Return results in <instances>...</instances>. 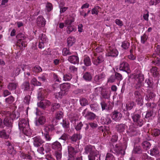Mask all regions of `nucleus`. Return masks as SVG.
Listing matches in <instances>:
<instances>
[{
	"instance_id": "cd10ccee",
	"label": "nucleus",
	"mask_w": 160,
	"mask_h": 160,
	"mask_svg": "<svg viewBox=\"0 0 160 160\" xmlns=\"http://www.w3.org/2000/svg\"><path fill=\"white\" fill-rule=\"evenodd\" d=\"M68 150L69 154L72 157L74 156L77 153V152L75 148L71 146H69L68 147Z\"/></svg>"
},
{
	"instance_id": "a211bd4d",
	"label": "nucleus",
	"mask_w": 160,
	"mask_h": 160,
	"mask_svg": "<svg viewBox=\"0 0 160 160\" xmlns=\"http://www.w3.org/2000/svg\"><path fill=\"white\" fill-rule=\"evenodd\" d=\"M143 150L141 147L139 145H135L132 153L134 154H140L142 153Z\"/></svg>"
},
{
	"instance_id": "603ef678",
	"label": "nucleus",
	"mask_w": 160,
	"mask_h": 160,
	"mask_svg": "<svg viewBox=\"0 0 160 160\" xmlns=\"http://www.w3.org/2000/svg\"><path fill=\"white\" fill-rule=\"evenodd\" d=\"M130 46V43L127 41H124L122 42V47L124 49H127Z\"/></svg>"
},
{
	"instance_id": "0e129e2a",
	"label": "nucleus",
	"mask_w": 160,
	"mask_h": 160,
	"mask_svg": "<svg viewBox=\"0 0 160 160\" xmlns=\"http://www.w3.org/2000/svg\"><path fill=\"white\" fill-rule=\"evenodd\" d=\"M115 77L116 79L118 81H120L122 79V75L118 72H115Z\"/></svg>"
},
{
	"instance_id": "bb28decb",
	"label": "nucleus",
	"mask_w": 160,
	"mask_h": 160,
	"mask_svg": "<svg viewBox=\"0 0 160 160\" xmlns=\"http://www.w3.org/2000/svg\"><path fill=\"white\" fill-rule=\"evenodd\" d=\"M150 72L152 74V75L154 77L158 76L159 73L158 71V68L156 67H152L150 69Z\"/></svg>"
},
{
	"instance_id": "8fccbe9b",
	"label": "nucleus",
	"mask_w": 160,
	"mask_h": 160,
	"mask_svg": "<svg viewBox=\"0 0 160 160\" xmlns=\"http://www.w3.org/2000/svg\"><path fill=\"white\" fill-rule=\"evenodd\" d=\"M8 152L9 154L13 155L15 153V151L14 149V147L12 146H10L8 148Z\"/></svg>"
},
{
	"instance_id": "b1692460",
	"label": "nucleus",
	"mask_w": 160,
	"mask_h": 160,
	"mask_svg": "<svg viewBox=\"0 0 160 160\" xmlns=\"http://www.w3.org/2000/svg\"><path fill=\"white\" fill-rule=\"evenodd\" d=\"M145 82L147 83L148 89H153L154 83L151 78H147L145 80Z\"/></svg>"
},
{
	"instance_id": "412c9836",
	"label": "nucleus",
	"mask_w": 160,
	"mask_h": 160,
	"mask_svg": "<svg viewBox=\"0 0 160 160\" xmlns=\"http://www.w3.org/2000/svg\"><path fill=\"white\" fill-rule=\"evenodd\" d=\"M52 148L53 149L60 151L62 149V147L61 143L59 142L56 141L52 143Z\"/></svg>"
},
{
	"instance_id": "6ab92c4d",
	"label": "nucleus",
	"mask_w": 160,
	"mask_h": 160,
	"mask_svg": "<svg viewBox=\"0 0 160 160\" xmlns=\"http://www.w3.org/2000/svg\"><path fill=\"white\" fill-rule=\"evenodd\" d=\"M18 86V83L16 82H9L7 85V88L10 91L15 90Z\"/></svg>"
},
{
	"instance_id": "f8f14e48",
	"label": "nucleus",
	"mask_w": 160,
	"mask_h": 160,
	"mask_svg": "<svg viewBox=\"0 0 160 160\" xmlns=\"http://www.w3.org/2000/svg\"><path fill=\"white\" fill-rule=\"evenodd\" d=\"M33 145L35 147H40L42 144L44 142L39 137L36 136L33 138Z\"/></svg>"
},
{
	"instance_id": "13d9d810",
	"label": "nucleus",
	"mask_w": 160,
	"mask_h": 160,
	"mask_svg": "<svg viewBox=\"0 0 160 160\" xmlns=\"http://www.w3.org/2000/svg\"><path fill=\"white\" fill-rule=\"evenodd\" d=\"M33 72H39L42 71V69L38 65L35 66L32 70Z\"/></svg>"
},
{
	"instance_id": "6e6d98bb",
	"label": "nucleus",
	"mask_w": 160,
	"mask_h": 160,
	"mask_svg": "<svg viewBox=\"0 0 160 160\" xmlns=\"http://www.w3.org/2000/svg\"><path fill=\"white\" fill-rule=\"evenodd\" d=\"M54 155L57 160H60L62 158V153L60 151H55L54 153Z\"/></svg>"
},
{
	"instance_id": "aec40b11",
	"label": "nucleus",
	"mask_w": 160,
	"mask_h": 160,
	"mask_svg": "<svg viewBox=\"0 0 160 160\" xmlns=\"http://www.w3.org/2000/svg\"><path fill=\"white\" fill-rule=\"evenodd\" d=\"M68 60L71 63L76 64L79 62V58L75 55H72L69 57Z\"/></svg>"
},
{
	"instance_id": "ea45409f",
	"label": "nucleus",
	"mask_w": 160,
	"mask_h": 160,
	"mask_svg": "<svg viewBox=\"0 0 160 160\" xmlns=\"http://www.w3.org/2000/svg\"><path fill=\"white\" fill-rule=\"evenodd\" d=\"M64 116L63 112L61 111H59L55 114V118L56 119L60 120Z\"/></svg>"
},
{
	"instance_id": "c9c22d12",
	"label": "nucleus",
	"mask_w": 160,
	"mask_h": 160,
	"mask_svg": "<svg viewBox=\"0 0 160 160\" xmlns=\"http://www.w3.org/2000/svg\"><path fill=\"white\" fill-rule=\"evenodd\" d=\"M67 40L68 45V47L72 46L75 42L74 38L72 36L69 37Z\"/></svg>"
},
{
	"instance_id": "9d476101",
	"label": "nucleus",
	"mask_w": 160,
	"mask_h": 160,
	"mask_svg": "<svg viewBox=\"0 0 160 160\" xmlns=\"http://www.w3.org/2000/svg\"><path fill=\"white\" fill-rule=\"evenodd\" d=\"M153 89H148L147 90V94L146 95L145 99L147 101H150V99L154 98L156 96L155 94L153 92Z\"/></svg>"
},
{
	"instance_id": "72a5a7b5",
	"label": "nucleus",
	"mask_w": 160,
	"mask_h": 160,
	"mask_svg": "<svg viewBox=\"0 0 160 160\" xmlns=\"http://www.w3.org/2000/svg\"><path fill=\"white\" fill-rule=\"evenodd\" d=\"M113 151L115 152L114 153H116L118 154L120 153L122 154V151L124 152V153L123 154L125 153V152L123 150H122V148L120 146H119L118 144L116 145Z\"/></svg>"
},
{
	"instance_id": "58836bf2",
	"label": "nucleus",
	"mask_w": 160,
	"mask_h": 160,
	"mask_svg": "<svg viewBox=\"0 0 160 160\" xmlns=\"http://www.w3.org/2000/svg\"><path fill=\"white\" fill-rule=\"evenodd\" d=\"M60 107V105L58 103H54L52 104L51 111L52 112H54L55 110L58 109Z\"/></svg>"
},
{
	"instance_id": "4468645a",
	"label": "nucleus",
	"mask_w": 160,
	"mask_h": 160,
	"mask_svg": "<svg viewBox=\"0 0 160 160\" xmlns=\"http://www.w3.org/2000/svg\"><path fill=\"white\" fill-rule=\"evenodd\" d=\"M46 122V118L44 116H40L39 118L35 121V125L37 126L42 125H44Z\"/></svg>"
},
{
	"instance_id": "7ed1b4c3",
	"label": "nucleus",
	"mask_w": 160,
	"mask_h": 160,
	"mask_svg": "<svg viewBox=\"0 0 160 160\" xmlns=\"http://www.w3.org/2000/svg\"><path fill=\"white\" fill-rule=\"evenodd\" d=\"M133 121L135 124L139 127H141L143 124V121L141 116L138 114H134L132 116Z\"/></svg>"
},
{
	"instance_id": "3c124183",
	"label": "nucleus",
	"mask_w": 160,
	"mask_h": 160,
	"mask_svg": "<svg viewBox=\"0 0 160 160\" xmlns=\"http://www.w3.org/2000/svg\"><path fill=\"white\" fill-rule=\"evenodd\" d=\"M115 158L112 154L108 153L106 157L105 160H115Z\"/></svg>"
},
{
	"instance_id": "a878e982",
	"label": "nucleus",
	"mask_w": 160,
	"mask_h": 160,
	"mask_svg": "<svg viewBox=\"0 0 160 160\" xmlns=\"http://www.w3.org/2000/svg\"><path fill=\"white\" fill-rule=\"evenodd\" d=\"M20 157L21 158L23 159L32 160V156H31V154L29 152L28 153L22 152L20 155Z\"/></svg>"
},
{
	"instance_id": "f03ea898",
	"label": "nucleus",
	"mask_w": 160,
	"mask_h": 160,
	"mask_svg": "<svg viewBox=\"0 0 160 160\" xmlns=\"http://www.w3.org/2000/svg\"><path fill=\"white\" fill-rule=\"evenodd\" d=\"M70 87V84L69 83H64L60 84L61 91L56 93V96L61 98L63 96L66 95Z\"/></svg>"
},
{
	"instance_id": "dca6fc26",
	"label": "nucleus",
	"mask_w": 160,
	"mask_h": 160,
	"mask_svg": "<svg viewBox=\"0 0 160 160\" xmlns=\"http://www.w3.org/2000/svg\"><path fill=\"white\" fill-rule=\"evenodd\" d=\"M50 102L47 100L41 101L39 103H38V107L43 109L46 108V106H49L50 105Z\"/></svg>"
},
{
	"instance_id": "39448f33",
	"label": "nucleus",
	"mask_w": 160,
	"mask_h": 160,
	"mask_svg": "<svg viewBox=\"0 0 160 160\" xmlns=\"http://www.w3.org/2000/svg\"><path fill=\"white\" fill-rule=\"evenodd\" d=\"M134 95L136 103L140 106H142L143 104V99L140 92L138 91H135Z\"/></svg>"
},
{
	"instance_id": "393cba45",
	"label": "nucleus",
	"mask_w": 160,
	"mask_h": 160,
	"mask_svg": "<svg viewBox=\"0 0 160 160\" xmlns=\"http://www.w3.org/2000/svg\"><path fill=\"white\" fill-rule=\"evenodd\" d=\"M103 98L108 99L110 98V95L109 92L105 88L100 93Z\"/></svg>"
},
{
	"instance_id": "20e7f679",
	"label": "nucleus",
	"mask_w": 160,
	"mask_h": 160,
	"mask_svg": "<svg viewBox=\"0 0 160 160\" xmlns=\"http://www.w3.org/2000/svg\"><path fill=\"white\" fill-rule=\"evenodd\" d=\"M13 120L12 117H7L5 118L3 121V123L4 126L2 127H6V128L9 129L10 130L12 128L13 126Z\"/></svg>"
},
{
	"instance_id": "2f4dec72",
	"label": "nucleus",
	"mask_w": 160,
	"mask_h": 160,
	"mask_svg": "<svg viewBox=\"0 0 160 160\" xmlns=\"http://www.w3.org/2000/svg\"><path fill=\"white\" fill-rule=\"evenodd\" d=\"M142 146L143 148L145 150L149 149L151 146L150 143L148 141H144L142 144Z\"/></svg>"
},
{
	"instance_id": "e433bc0d",
	"label": "nucleus",
	"mask_w": 160,
	"mask_h": 160,
	"mask_svg": "<svg viewBox=\"0 0 160 160\" xmlns=\"http://www.w3.org/2000/svg\"><path fill=\"white\" fill-rule=\"evenodd\" d=\"M63 128L65 129L69 128V121L66 119H63L62 122L61 123Z\"/></svg>"
},
{
	"instance_id": "09e8293b",
	"label": "nucleus",
	"mask_w": 160,
	"mask_h": 160,
	"mask_svg": "<svg viewBox=\"0 0 160 160\" xmlns=\"http://www.w3.org/2000/svg\"><path fill=\"white\" fill-rule=\"evenodd\" d=\"M76 29L75 27L73 26H68L67 28V32L69 34L71 32L73 31H75Z\"/></svg>"
},
{
	"instance_id": "c85d7f7f",
	"label": "nucleus",
	"mask_w": 160,
	"mask_h": 160,
	"mask_svg": "<svg viewBox=\"0 0 160 160\" xmlns=\"http://www.w3.org/2000/svg\"><path fill=\"white\" fill-rule=\"evenodd\" d=\"M84 63L86 67L90 66L92 65L91 59L88 56H85L83 58Z\"/></svg>"
},
{
	"instance_id": "2eb2a0df",
	"label": "nucleus",
	"mask_w": 160,
	"mask_h": 160,
	"mask_svg": "<svg viewBox=\"0 0 160 160\" xmlns=\"http://www.w3.org/2000/svg\"><path fill=\"white\" fill-rule=\"evenodd\" d=\"M95 148L94 146L90 145H88L85 146V153L87 154H92L96 152L94 151Z\"/></svg>"
},
{
	"instance_id": "1a4fd4ad",
	"label": "nucleus",
	"mask_w": 160,
	"mask_h": 160,
	"mask_svg": "<svg viewBox=\"0 0 160 160\" xmlns=\"http://www.w3.org/2000/svg\"><path fill=\"white\" fill-rule=\"evenodd\" d=\"M118 54V52L114 47H109L108 50V56L116 57Z\"/></svg>"
},
{
	"instance_id": "4d7b16f0",
	"label": "nucleus",
	"mask_w": 160,
	"mask_h": 160,
	"mask_svg": "<svg viewBox=\"0 0 160 160\" xmlns=\"http://www.w3.org/2000/svg\"><path fill=\"white\" fill-rule=\"evenodd\" d=\"M153 114V109L150 110L147 112L145 118H149L152 116Z\"/></svg>"
},
{
	"instance_id": "680f3d73",
	"label": "nucleus",
	"mask_w": 160,
	"mask_h": 160,
	"mask_svg": "<svg viewBox=\"0 0 160 160\" xmlns=\"http://www.w3.org/2000/svg\"><path fill=\"white\" fill-rule=\"evenodd\" d=\"M98 105L96 103H93L90 105V108L91 110L92 111H97Z\"/></svg>"
},
{
	"instance_id": "5701e85b",
	"label": "nucleus",
	"mask_w": 160,
	"mask_h": 160,
	"mask_svg": "<svg viewBox=\"0 0 160 160\" xmlns=\"http://www.w3.org/2000/svg\"><path fill=\"white\" fill-rule=\"evenodd\" d=\"M21 88L24 92L29 91L30 90V85L29 82H24L21 85Z\"/></svg>"
},
{
	"instance_id": "69168bd1",
	"label": "nucleus",
	"mask_w": 160,
	"mask_h": 160,
	"mask_svg": "<svg viewBox=\"0 0 160 160\" xmlns=\"http://www.w3.org/2000/svg\"><path fill=\"white\" fill-rule=\"evenodd\" d=\"M30 96L29 95L26 96L24 99V102L26 104L28 105L29 104Z\"/></svg>"
},
{
	"instance_id": "0eeeda50",
	"label": "nucleus",
	"mask_w": 160,
	"mask_h": 160,
	"mask_svg": "<svg viewBox=\"0 0 160 160\" xmlns=\"http://www.w3.org/2000/svg\"><path fill=\"white\" fill-rule=\"evenodd\" d=\"M119 69L120 70L126 72L128 74L131 72L128 64L125 62H123L120 64Z\"/></svg>"
},
{
	"instance_id": "37998d69",
	"label": "nucleus",
	"mask_w": 160,
	"mask_h": 160,
	"mask_svg": "<svg viewBox=\"0 0 160 160\" xmlns=\"http://www.w3.org/2000/svg\"><path fill=\"white\" fill-rule=\"evenodd\" d=\"M135 78H137L138 81L142 82H143L144 80V75L141 73L135 75Z\"/></svg>"
},
{
	"instance_id": "864d4df0",
	"label": "nucleus",
	"mask_w": 160,
	"mask_h": 160,
	"mask_svg": "<svg viewBox=\"0 0 160 160\" xmlns=\"http://www.w3.org/2000/svg\"><path fill=\"white\" fill-rule=\"evenodd\" d=\"M43 135L44 136V138L47 141H50L51 139L52 138L49 134L48 132H44V133L42 132Z\"/></svg>"
},
{
	"instance_id": "a18cd8bd",
	"label": "nucleus",
	"mask_w": 160,
	"mask_h": 160,
	"mask_svg": "<svg viewBox=\"0 0 160 160\" xmlns=\"http://www.w3.org/2000/svg\"><path fill=\"white\" fill-rule=\"evenodd\" d=\"M62 76L63 79V80L65 81H69L72 78L71 75L69 74H66L65 75L62 74Z\"/></svg>"
},
{
	"instance_id": "49530a36",
	"label": "nucleus",
	"mask_w": 160,
	"mask_h": 160,
	"mask_svg": "<svg viewBox=\"0 0 160 160\" xmlns=\"http://www.w3.org/2000/svg\"><path fill=\"white\" fill-rule=\"evenodd\" d=\"M0 137L4 139H7L8 138V136L5 130H3L0 131Z\"/></svg>"
},
{
	"instance_id": "f257e3e1",
	"label": "nucleus",
	"mask_w": 160,
	"mask_h": 160,
	"mask_svg": "<svg viewBox=\"0 0 160 160\" xmlns=\"http://www.w3.org/2000/svg\"><path fill=\"white\" fill-rule=\"evenodd\" d=\"M18 127L20 130L25 135L30 136L32 134V131L30 129L28 123L25 119H21L18 123Z\"/></svg>"
},
{
	"instance_id": "c756f323",
	"label": "nucleus",
	"mask_w": 160,
	"mask_h": 160,
	"mask_svg": "<svg viewBox=\"0 0 160 160\" xmlns=\"http://www.w3.org/2000/svg\"><path fill=\"white\" fill-rule=\"evenodd\" d=\"M150 154L152 156L158 157L159 155V150L157 148H154L150 150Z\"/></svg>"
},
{
	"instance_id": "052dcab7",
	"label": "nucleus",
	"mask_w": 160,
	"mask_h": 160,
	"mask_svg": "<svg viewBox=\"0 0 160 160\" xmlns=\"http://www.w3.org/2000/svg\"><path fill=\"white\" fill-rule=\"evenodd\" d=\"M148 38V36L144 33L143 36L141 37V42L143 44H144L147 41Z\"/></svg>"
},
{
	"instance_id": "423d86ee",
	"label": "nucleus",
	"mask_w": 160,
	"mask_h": 160,
	"mask_svg": "<svg viewBox=\"0 0 160 160\" xmlns=\"http://www.w3.org/2000/svg\"><path fill=\"white\" fill-rule=\"evenodd\" d=\"M106 77V75L102 72L100 74L96 75L94 78V81L97 84H99L100 83L103 81Z\"/></svg>"
},
{
	"instance_id": "6e6552de",
	"label": "nucleus",
	"mask_w": 160,
	"mask_h": 160,
	"mask_svg": "<svg viewBox=\"0 0 160 160\" xmlns=\"http://www.w3.org/2000/svg\"><path fill=\"white\" fill-rule=\"evenodd\" d=\"M46 21L42 16H39L37 19V25L39 27H44L46 24Z\"/></svg>"
},
{
	"instance_id": "4be33fe9",
	"label": "nucleus",
	"mask_w": 160,
	"mask_h": 160,
	"mask_svg": "<svg viewBox=\"0 0 160 160\" xmlns=\"http://www.w3.org/2000/svg\"><path fill=\"white\" fill-rule=\"evenodd\" d=\"M85 117L88 120H92L96 118V115L93 113L88 111Z\"/></svg>"
},
{
	"instance_id": "79ce46f5",
	"label": "nucleus",
	"mask_w": 160,
	"mask_h": 160,
	"mask_svg": "<svg viewBox=\"0 0 160 160\" xmlns=\"http://www.w3.org/2000/svg\"><path fill=\"white\" fill-rule=\"evenodd\" d=\"M151 132L152 134L155 137L158 136L160 135V130L158 129L154 128L152 129Z\"/></svg>"
},
{
	"instance_id": "bf43d9fd",
	"label": "nucleus",
	"mask_w": 160,
	"mask_h": 160,
	"mask_svg": "<svg viewBox=\"0 0 160 160\" xmlns=\"http://www.w3.org/2000/svg\"><path fill=\"white\" fill-rule=\"evenodd\" d=\"M62 53L64 56H67L71 54V52L69 51V50L67 49V48H64L63 49Z\"/></svg>"
},
{
	"instance_id": "e2e57ef3",
	"label": "nucleus",
	"mask_w": 160,
	"mask_h": 160,
	"mask_svg": "<svg viewBox=\"0 0 160 160\" xmlns=\"http://www.w3.org/2000/svg\"><path fill=\"white\" fill-rule=\"evenodd\" d=\"M97 154L96 152L93 153L89 154L88 155V158L89 160H95V157H97Z\"/></svg>"
},
{
	"instance_id": "7c9ffc66",
	"label": "nucleus",
	"mask_w": 160,
	"mask_h": 160,
	"mask_svg": "<svg viewBox=\"0 0 160 160\" xmlns=\"http://www.w3.org/2000/svg\"><path fill=\"white\" fill-rule=\"evenodd\" d=\"M83 78L85 80L90 81L92 79V76L89 72H86L83 74Z\"/></svg>"
},
{
	"instance_id": "f704fd0d",
	"label": "nucleus",
	"mask_w": 160,
	"mask_h": 160,
	"mask_svg": "<svg viewBox=\"0 0 160 160\" xmlns=\"http://www.w3.org/2000/svg\"><path fill=\"white\" fill-rule=\"evenodd\" d=\"M80 104L82 106H85L88 104V101L85 98L82 97L79 100Z\"/></svg>"
},
{
	"instance_id": "ddd939ff",
	"label": "nucleus",
	"mask_w": 160,
	"mask_h": 160,
	"mask_svg": "<svg viewBox=\"0 0 160 160\" xmlns=\"http://www.w3.org/2000/svg\"><path fill=\"white\" fill-rule=\"evenodd\" d=\"M54 121L56 123H57L56 121H55V119H53L52 121V124H49L44 126V130L45 131V132H48L49 133V132H52L54 130L55 128L53 124L54 123Z\"/></svg>"
},
{
	"instance_id": "9b49d317",
	"label": "nucleus",
	"mask_w": 160,
	"mask_h": 160,
	"mask_svg": "<svg viewBox=\"0 0 160 160\" xmlns=\"http://www.w3.org/2000/svg\"><path fill=\"white\" fill-rule=\"evenodd\" d=\"M111 117L112 120L115 121L119 120L122 117V114L117 111H114L111 114Z\"/></svg>"
},
{
	"instance_id": "338daca9",
	"label": "nucleus",
	"mask_w": 160,
	"mask_h": 160,
	"mask_svg": "<svg viewBox=\"0 0 160 160\" xmlns=\"http://www.w3.org/2000/svg\"><path fill=\"white\" fill-rule=\"evenodd\" d=\"M137 128L133 126H130L129 128V130L127 132L129 133L135 132L137 131Z\"/></svg>"
},
{
	"instance_id": "de8ad7c7",
	"label": "nucleus",
	"mask_w": 160,
	"mask_h": 160,
	"mask_svg": "<svg viewBox=\"0 0 160 160\" xmlns=\"http://www.w3.org/2000/svg\"><path fill=\"white\" fill-rule=\"evenodd\" d=\"M143 86V82L137 81V82L135 84L134 87L136 89H138Z\"/></svg>"
},
{
	"instance_id": "a19ab883",
	"label": "nucleus",
	"mask_w": 160,
	"mask_h": 160,
	"mask_svg": "<svg viewBox=\"0 0 160 160\" xmlns=\"http://www.w3.org/2000/svg\"><path fill=\"white\" fill-rule=\"evenodd\" d=\"M14 101V98L12 95L10 96L9 97L5 99L6 103L8 104H11Z\"/></svg>"
},
{
	"instance_id": "774afa93",
	"label": "nucleus",
	"mask_w": 160,
	"mask_h": 160,
	"mask_svg": "<svg viewBox=\"0 0 160 160\" xmlns=\"http://www.w3.org/2000/svg\"><path fill=\"white\" fill-rule=\"evenodd\" d=\"M152 62L155 65L159 66L160 64V58H157Z\"/></svg>"
},
{
	"instance_id": "4c0bfd02",
	"label": "nucleus",
	"mask_w": 160,
	"mask_h": 160,
	"mask_svg": "<svg viewBox=\"0 0 160 160\" xmlns=\"http://www.w3.org/2000/svg\"><path fill=\"white\" fill-rule=\"evenodd\" d=\"M135 105L134 102H133L130 101L126 104V109L127 110H130L132 109Z\"/></svg>"
},
{
	"instance_id": "c03bdc74",
	"label": "nucleus",
	"mask_w": 160,
	"mask_h": 160,
	"mask_svg": "<svg viewBox=\"0 0 160 160\" xmlns=\"http://www.w3.org/2000/svg\"><path fill=\"white\" fill-rule=\"evenodd\" d=\"M31 83L34 86H40L41 85V83L39 81L37 80L36 78H33L31 81Z\"/></svg>"
},
{
	"instance_id": "473e14b6",
	"label": "nucleus",
	"mask_w": 160,
	"mask_h": 160,
	"mask_svg": "<svg viewBox=\"0 0 160 160\" xmlns=\"http://www.w3.org/2000/svg\"><path fill=\"white\" fill-rule=\"evenodd\" d=\"M81 136L80 134H74L71 137L70 139L72 141L76 142L78 140H79L81 138Z\"/></svg>"
},
{
	"instance_id": "f3484780",
	"label": "nucleus",
	"mask_w": 160,
	"mask_h": 160,
	"mask_svg": "<svg viewBox=\"0 0 160 160\" xmlns=\"http://www.w3.org/2000/svg\"><path fill=\"white\" fill-rule=\"evenodd\" d=\"M126 127L125 124L120 123L117 125L115 128L117 132L121 133L124 131Z\"/></svg>"
},
{
	"instance_id": "5fc2aeb1",
	"label": "nucleus",
	"mask_w": 160,
	"mask_h": 160,
	"mask_svg": "<svg viewBox=\"0 0 160 160\" xmlns=\"http://www.w3.org/2000/svg\"><path fill=\"white\" fill-rule=\"evenodd\" d=\"M103 122L106 125H109L111 124L112 122V121L110 118L108 117H107L105 118V119H103Z\"/></svg>"
}]
</instances>
